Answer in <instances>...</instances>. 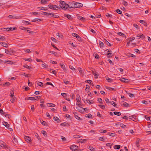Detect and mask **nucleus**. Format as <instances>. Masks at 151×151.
<instances>
[{
	"instance_id": "nucleus-18",
	"label": "nucleus",
	"mask_w": 151,
	"mask_h": 151,
	"mask_svg": "<svg viewBox=\"0 0 151 151\" xmlns=\"http://www.w3.org/2000/svg\"><path fill=\"white\" fill-rule=\"evenodd\" d=\"M0 44L2 46L4 47H8L7 44L5 42H1L0 43Z\"/></svg>"
},
{
	"instance_id": "nucleus-47",
	"label": "nucleus",
	"mask_w": 151,
	"mask_h": 151,
	"mask_svg": "<svg viewBox=\"0 0 151 151\" xmlns=\"http://www.w3.org/2000/svg\"><path fill=\"white\" fill-rule=\"evenodd\" d=\"M99 132L101 133H105L107 132L106 130H103V129H100L99 130Z\"/></svg>"
},
{
	"instance_id": "nucleus-64",
	"label": "nucleus",
	"mask_w": 151,
	"mask_h": 151,
	"mask_svg": "<svg viewBox=\"0 0 151 151\" xmlns=\"http://www.w3.org/2000/svg\"><path fill=\"white\" fill-rule=\"evenodd\" d=\"M28 28H25V27H21L20 28V29L23 30H26Z\"/></svg>"
},
{
	"instance_id": "nucleus-22",
	"label": "nucleus",
	"mask_w": 151,
	"mask_h": 151,
	"mask_svg": "<svg viewBox=\"0 0 151 151\" xmlns=\"http://www.w3.org/2000/svg\"><path fill=\"white\" fill-rule=\"evenodd\" d=\"M73 1L71 2H70L69 3V4H68L69 6L68 7L70 8H74V7H71V6H73L74 5V4L73 3Z\"/></svg>"
},
{
	"instance_id": "nucleus-16",
	"label": "nucleus",
	"mask_w": 151,
	"mask_h": 151,
	"mask_svg": "<svg viewBox=\"0 0 151 151\" xmlns=\"http://www.w3.org/2000/svg\"><path fill=\"white\" fill-rule=\"evenodd\" d=\"M37 9L40 10H43L45 11H46L47 10V9L46 8L44 7H38L37 8Z\"/></svg>"
},
{
	"instance_id": "nucleus-55",
	"label": "nucleus",
	"mask_w": 151,
	"mask_h": 151,
	"mask_svg": "<svg viewBox=\"0 0 151 151\" xmlns=\"http://www.w3.org/2000/svg\"><path fill=\"white\" fill-rule=\"evenodd\" d=\"M37 85L40 86L41 87H42L43 86V83L42 82H39L38 83H37Z\"/></svg>"
},
{
	"instance_id": "nucleus-34",
	"label": "nucleus",
	"mask_w": 151,
	"mask_h": 151,
	"mask_svg": "<svg viewBox=\"0 0 151 151\" xmlns=\"http://www.w3.org/2000/svg\"><path fill=\"white\" fill-rule=\"evenodd\" d=\"M23 59L26 61H28L29 62H31L32 61V59L29 58V59H27V58H23Z\"/></svg>"
},
{
	"instance_id": "nucleus-17",
	"label": "nucleus",
	"mask_w": 151,
	"mask_h": 151,
	"mask_svg": "<svg viewBox=\"0 0 151 151\" xmlns=\"http://www.w3.org/2000/svg\"><path fill=\"white\" fill-rule=\"evenodd\" d=\"M78 18L79 19L82 21H84L85 20V18L84 17H82L81 16H78Z\"/></svg>"
},
{
	"instance_id": "nucleus-33",
	"label": "nucleus",
	"mask_w": 151,
	"mask_h": 151,
	"mask_svg": "<svg viewBox=\"0 0 151 151\" xmlns=\"http://www.w3.org/2000/svg\"><path fill=\"white\" fill-rule=\"evenodd\" d=\"M105 42L106 45L109 46H111V44L106 39H105Z\"/></svg>"
},
{
	"instance_id": "nucleus-39",
	"label": "nucleus",
	"mask_w": 151,
	"mask_h": 151,
	"mask_svg": "<svg viewBox=\"0 0 151 151\" xmlns=\"http://www.w3.org/2000/svg\"><path fill=\"white\" fill-rule=\"evenodd\" d=\"M0 113H1V114H2V115H4H4H5V114H6V113H5V112H4L3 111V110L2 109H0Z\"/></svg>"
},
{
	"instance_id": "nucleus-12",
	"label": "nucleus",
	"mask_w": 151,
	"mask_h": 151,
	"mask_svg": "<svg viewBox=\"0 0 151 151\" xmlns=\"http://www.w3.org/2000/svg\"><path fill=\"white\" fill-rule=\"evenodd\" d=\"M121 104L123 106H124L125 107H128L129 106V105L125 102H122L121 103Z\"/></svg>"
},
{
	"instance_id": "nucleus-36",
	"label": "nucleus",
	"mask_w": 151,
	"mask_h": 151,
	"mask_svg": "<svg viewBox=\"0 0 151 151\" xmlns=\"http://www.w3.org/2000/svg\"><path fill=\"white\" fill-rule=\"evenodd\" d=\"M139 38H137V39H139L140 38H144V35L142 34H139Z\"/></svg>"
},
{
	"instance_id": "nucleus-28",
	"label": "nucleus",
	"mask_w": 151,
	"mask_h": 151,
	"mask_svg": "<svg viewBox=\"0 0 151 151\" xmlns=\"http://www.w3.org/2000/svg\"><path fill=\"white\" fill-rule=\"evenodd\" d=\"M117 34L119 35L120 36H122L124 37H125V38L126 37L125 36V34L122 32H118Z\"/></svg>"
},
{
	"instance_id": "nucleus-23",
	"label": "nucleus",
	"mask_w": 151,
	"mask_h": 151,
	"mask_svg": "<svg viewBox=\"0 0 151 151\" xmlns=\"http://www.w3.org/2000/svg\"><path fill=\"white\" fill-rule=\"evenodd\" d=\"M14 90H12L10 91V96L11 98L12 97H14Z\"/></svg>"
},
{
	"instance_id": "nucleus-9",
	"label": "nucleus",
	"mask_w": 151,
	"mask_h": 151,
	"mask_svg": "<svg viewBox=\"0 0 151 151\" xmlns=\"http://www.w3.org/2000/svg\"><path fill=\"white\" fill-rule=\"evenodd\" d=\"M78 148V146L76 145H72L70 147V149L72 151H75L76 150L77 148Z\"/></svg>"
},
{
	"instance_id": "nucleus-60",
	"label": "nucleus",
	"mask_w": 151,
	"mask_h": 151,
	"mask_svg": "<svg viewBox=\"0 0 151 151\" xmlns=\"http://www.w3.org/2000/svg\"><path fill=\"white\" fill-rule=\"evenodd\" d=\"M27 32H28L29 33H30V34H34L35 33L33 31H30V30H27Z\"/></svg>"
},
{
	"instance_id": "nucleus-50",
	"label": "nucleus",
	"mask_w": 151,
	"mask_h": 151,
	"mask_svg": "<svg viewBox=\"0 0 151 151\" xmlns=\"http://www.w3.org/2000/svg\"><path fill=\"white\" fill-rule=\"evenodd\" d=\"M41 132L42 133L44 136H46L47 132L45 131L44 130H42L41 131Z\"/></svg>"
},
{
	"instance_id": "nucleus-35",
	"label": "nucleus",
	"mask_w": 151,
	"mask_h": 151,
	"mask_svg": "<svg viewBox=\"0 0 151 151\" xmlns=\"http://www.w3.org/2000/svg\"><path fill=\"white\" fill-rule=\"evenodd\" d=\"M28 99L30 100H37V99H35L34 97H29Z\"/></svg>"
},
{
	"instance_id": "nucleus-19",
	"label": "nucleus",
	"mask_w": 151,
	"mask_h": 151,
	"mask_svg": "<svg viewBox=\"0 0 151 151\" xmlns=\"http://www.w3.org/2000/svg\"><path fill=\"white\" fill-rule=\"evenodd\" d=\"M73 114L74 115L75 117L78 120H80L81 118L78 116L77 115V113L76 112H73Z\"/></svg>"
},
{
	"instance_id": "nucleus-25",
	"label": "nucleus",
	"mask_w": 151,
	"mask_h": 151,
	"mask_svg": "<svg viewBox=\"0 0 151 151\" xmlns=\"http://www.w3.org/2000/svg\"><path fill=\"white\" fill-rule=\"evenodd\" d=\"M22 23L26 24H31V23L30 22L25 20H23L22 21Z\"/></svg>"
},
{
	"instance_id": "nucleus-54",
	"label": "nucleus",
	"mask_w": 151,
	"mask_h": 151,
	"mask_svg": "<svg viewBox=\"0 0 151 151\" xmlns=\"http://www.w3.org/2000/svg\"><path fill=\"white\" fill-rule=\"evenodd\" d=\"M73 137L74 138H78L80 137L81 136L78 135H73Z\"/></svg>"
},
{
	"instance_id": "nucleus-2",
	"label": "nucleus",
	"mask_w": 151,
	"mask_h": 151,
	"mask_svg": "<svg viewBox=\"0 0 151 151\" xmlns=\"http://www.w3.org/2000/svg\"><path fill=\"white\" fill-rule=\"evenodd\" d=\"M73 3L74 4V5L73 6H71V7H74V8L81 7L83 6V5L82 4L76 2L74 1H73Z\"/></svg>"
},
{
	"instance_id": "nucleus-24",
	"label": "nucleus",
	"mask_w": 151,
	"mask_h": 151,
	"mask_svg": "<svg viewBox=\"0 0 151 151\" xmlns=\"http://www.w3.org/2000/svg\"><path fill=\"white\" fill-rule=\"evenodd\" d=\"M113 55L111 53H108L107 54V56L108 58L112 57Z\"/></svg>"
},
{
	"instance_id": "nucleus-37",
	"label": "nucleus",
	"mask_w": 151,
	"mask_h": 151,
	"mask_svg": "<svg viewBox=\"0 0 151 151\" xmlns=\"http://www.w3.org/2000/svg\"><path fill=\"white\" fill-rule=\"evenodd\" d=\"M0 40L2 41H4L6 40V38L0 35Z\"/></svg>"
},
{
	"instance_id": "nucleus-29",
	"label": "nucleus",
	"mask_w": 151,
	"mask_h": 151,
	"mask_svg": "<svg viewBox=\"0 0 151 151\" xmlns=\"http://www.w3.org/2000/svg\"><path fill=\"white\" fill-rule=\"evenodd\" d=\"M105 88L106 89H108L109 90H111V91H114L115 90V89L114 88L106 86V87H105Z\"/></svg>"
},
{
	"instance_id": "nucleus-45",
	"label": "nucleus",
	"mask_w": 151,
	"mask_h": 151,
	"mask_svg": "<svg viewBox=\"0 0 151 151\" xmlns=\"http://www.w3.org/2000/svg\"><path fill=\"white\" fill-rule=\"evenodd\" d=\"M41 20L40 19H35L33 20H32V22H35L36 21L39 22L41 21Z\"/></svg>"
},
{
	"instance_id": "nucleus-8",
	"label": "nucleus",
	"mask_w": 151,
	"mask_h": 151,
	"mask_svg": "<svg viewBox=\"0 0 151 151\" xmlns=\"http://www.w3.org/2000/svg\"><path fill=\"white\" fill-rule=\"evenodd\" d=\"M1 145H0V149H1V147H4V148H8L7 146L6 145V144L4 143L3 141H1Z\"/></svg>"
},
{
	"instance_id": "nucleus-58",
	"label": "nucleus",
	"mask_w": 151,
	"mask_h": 151,
	"mask_svg": "<svg viewBox=\"0 0 151 151\" xmlns=\"http://www.w3.org/2000/svg\"><path fill=\"white\" fill-rule=\"evenodd\" d=\"M47 1V0H41V3L42 4H45Z\"/></svg>"
},
{
	"instance_id": "nucleus-32",
	"label": "nucleus",
	"mask_w": 151,
	"mask_h": 151,
	"mask_svg": "<svg viewBox=\"0 0 151 151\" xmlns=\"http://www.w3.org/2000/svg\"><path fill=\"white\" fill-rule=\"evenodd\" d=\"M5 52L7 54L11 55V52L8 50L5 49Z\"/></svg>"
},
{
	"instance_id": "nucleus-14",
	"label": "nucleus",
	"mask_w": 151,
	"mask_h": 151,
	"mask_svg": "<svg viewBox=\"0 0 151 151\" xmlns=\"http://www.w3.org/2000/svg\"><path fill=\"white\" fill-rule=\"evenodd\" d=\"M60 66L61 68L63 69L64 71L65 72H66V69L65 68V66L64 65L60 63Z\"/></svg>"
},
{
	"instance_id": "nucleus-52",
	"label": "nucleus",
	"mask_w": 151,
	"mask_h": 151,
	"mask_svg": "<svg viewBox=\"0 0 151 151\" xmlns=\"http://www.w3.org/2000/svg\"><path fill=\"white\" fill-rule=\"evenodd\" d=\"M92 81L90 80H87L86 81V82H87L90 84L91 85H92L93 84V83H91Z\"/></svg>"
},
{
	"instance_id": "nucleus-53",
	"label": "nucleus",
	"mask_w": 151,
	"mask_h": 151,
	"mask_svg": "<svg viewBox=\"0 0 151 151\" xmlns=\"http://www.w3.org/2000/svg\"><path fill=\"white\" fill-rule=\"evenodd\" d=\"M11 98L12 99H11L10 101L11 102L13 103L14 101L15 97V96H14V97H12Z\"/></svg>"
},
{
	"instance_id": "nucleus-43",
	"label": "nucleus",
	"mask_w": 151,
	"mask_h": 151,
	"mask_svg": "<svg viewBox=\"0 0 151 151\" xmlns=\"http://www.w3.org/2000/svg\"><path fill=\"white\" fill-rule=\"evenodd\" d=\"M89 149H90L91 151H95V149L93 147L91 146H89Z\"/></svg>"
},
{
	"instance_id": "nucleus-6",
	"label": "nucleus",
	"mask_w": 151,
	"mask_h": 151,
	"mask_svg": "<svg viewBox=\"0 0 151 151\" xmlns=\"http://www.w3.org/2000/svg\"><path fill=\"white\" fill-rule=\"evenodd\" d=\"M24 138L27 142L30 143L31 142V138L29 137L25 136L24 137Z\"/></svg>"
},
{
	"instance_id": "nucleus-27",
	"label": "nucleus",
	"mask_w": 151,
	"mask_h": 151,
	"mask_svg": "<svg viewBox=\"0 0 151 151\" xmlns=\"http://www.w3.org/2000/svg\"><path fill=\"white\" fill-rule=\"evenodd\" d=\"M114 148L115 149H119L120 148V145H116L114 146Z\"/></svg>"
},
{
	"instance_id": "nucleus-21",
	"label": "nucleus",
	"mask_w": 151,
	"mask_h": 151,
	"mask_svg": "<svg viewBox=\"0 0 151 151\" xmlns=\"http://www.w3.org/2000/svg\"><path fill=\"white\" fill-rule=\"evenodd\" d=\"M116 12L119 14H121L122 16H123L122 12L119 9H117L116 10Z\"/></svg>"
},
{
	"instance_id": "nucleus-41",
	"label": "nucleus",
	"mask_w": 151,
	"mask_h": 151,
	"mask_svg": "<svg viewBox=\"0 0 151 151\" xmlns=\"http://www.w3.org/2000/svg\"><path fill=\"white\" fill-rule=\"evenodd\" d=\"M145 118L147 120H149L151 122V120H150V119L149 117L148 116H145Z\"/></svg>"
},
{
	"instance_id": "nucleus-30",
	"label": "nucleus",
	"mask_w": 151,
	"mask_h": 151,
	"mask_svg": "<svg viewBox=\"0 0 151 151\" xmlns=\"http://www.w3.org/2000/svg\"><path fill=\"white\" fill-rule=\"evenodd\" d=\"M47 105L49 107H54L55 106V105L52 103H48L47 104Z\"/></svg>"
},
{
	"instance_id": "nucleus-48",
	"label": "nucleus",
	"mask_w": 151,
	"mask_h": 151,
	"mask_svg": "<svg viewBox=\"0 0 151 151\" xmlns=\"http://www.w3.org/2000/svg\"><path fill=\"white\" fill-rule=\"evenodd\" d=\"M13 142L15 144L16 143H17V139L15 138L14 137H13Z\"/></svg>"
},
{
	"instance_id": "nucleus-31",
	"label": "nucleus",
	"mask_w": 151,
	"mask_h": 151,
	"mask_svg": "<svg viewBox=\"0 0 151 151\" xmlns=\"http://www.w3.org/2000/svg\"><path fill=\"white\" fill-rule=\"evenodd\" d=\"M114 114L116 115L120 116L121 114V113L115 111L114 112Z\"/></svg>"
},
{
	"instance_id": "nucleus-44",
	"label": "nucleus",
	"mask_w": 151,
	"mask_h": 151,
	"mask_svg": "<svg viewBox=\"0 0 151 151\" xmlns=\"http://www.w3.org/2000/svg\"><path fill=\"white\" fill-rule=\"evenodd\" d=\"M108 134L110 136H112V137L115 135V133H114L109 132L108 133Z\"/></svg>"
},
{
	"instance_id": "nucleus-42",
	"label": "nucleus",
	"mask_w": 151,
	"mask_h": 151,
	"mask_svg": "<svg viewBox=\"0 0 151 151\" xmlns=\"http://www.w3.org/2000/svg\"><path fill=\"white\" fill-rule=\"evenodd\" d=\"M122 4L125 6H127L128 5V4L127 2L126 1H123L122 2Z\"/></svg>"
},
{
	"instance_id": "nucleus-1",
	"label": "nucleus",
	"mask_w": 151,
	"mask_h": 151,
	"mask_svg": "<svg viewBox=\"0 0 151 151\" xmlns=\"http://www.w3.org/2000/svg\"><path fill=\"white\" fill-rule=\"evenodd\" d=\"M60 6L62 9H66L68 7V4L65 3L64 1H60Z\"/></svg>"
},
{
	"instance_id": "nucleus-61",
	"label": "nucleus",
	"mask_w": 151,
	"mask_h": 151,
	"mask_svg": "<svg viewBox=\"0 0 151 151\" xmlns=\"http://www.w3.org/2000/svg\"><path fill=\"white\" fill-rule=\"evenodd\" d=\"M77 39L79 41H82V39L79 35L76 37Z\"/></svg>"
},
{
	"instance_id": "nucleus-20",
	"label": "nucleus",
	"mask_w": 151,
	"mask_h": 151,
	"mask_svg": "<svg viewBox=\"0 0 151 151\" xmlns=\"http://www.w3.org/2000/svg\"><path fill=\"white\" fill-rule=\"evenodd\" d=\"M53 119L54 120L57 121L58 122H60V120L57 117H54Z\"/></svg>"
},
{
	"instance_id": "nucleus-57",
	"label": "nucleus",
	"mask_w": 151,
	"mask_h": 151,
	"mask_svg": "<svg viewBox=\"0 0 151 151\" xmlns=\"http://www.w3.org/2000/svg\"><path fill=\"white\" fill-rule=\"evenodd\" d=\"M4 116L9 119L10 118L11 116L9 114H8L6 113L4 115Z\"/></svg>"
},
{
	"instance_id": "nucleus-40",
	"label": "nucleus",
	"mask_w": 151,
	"mask_h": 151,
	"mask_svg": "<svg viewBox=\"0 0 151 151\" xmlns=\"http://www.w3.org/2000/svg\"><path fill=\"white\" fill-rule=\"evenodd\" d=\"M24 67L29 70L31 69V68H32L31 66H29L27 65H24Z\"/></svg>"
},
{
	"instance_id": "nucleus-56",
	"label": "nucleus",
	"mask_w": 151,
	"mask_h": 151,
	"mask_svg": "<svg viewBox=\"0 0 151 151\" xmlns=\"http://www.w3.org/2000/svg\"><path fill=\"white\" fill-rule=\"evenodd\" d=\"M120 126L122 128H125L126 127V126L122 124H120Z\"/></svg>"
},
{
	"instance_id": "nucleus-13",
	"label": "nucleus",
	"mask_w": 151,
	"mask_h": 151,
	"mask_svg": "<svg viewBox=\"0 0 151 151\" xmlns=\"http://www.w3.org/2000/svg\"><path fill=\"white\" fill-rule=\"evenodd\" d=\"M121 81L123 82L127 83L129 81V80L128 79L122 78L120 79Z\"/></svg>"
},
{
	"instance_id": "nucleus-11",
	"label": "nucleus",
	"mask_w": 151,
	"mask_h": 151,
	"mask_svg": "<svg viewBox=\"0 0 151 151\" xmlns=\"http://www.w3.org/2000/svg\"><path fill=\"white\" fill-rule=\"evenodd\" d=\"M76 109L78 111L80 112H83V108L80 106H78L76 107Z\"/></svg>"
},
{
	"instance_id": "nucleus-4",
	"label": "nucleus",
	"mask_w": 151,
	"mask_h": 151,
	"mask_svg": "<svg viewBox=\"0 0 151 151\" xmlns=\"http://www.w3.org/2000/svg\"><path fill=\"white\" fill-rule=\"evenodd\" d=\"M8 17L10 19H19L21 18L20 17L15 16L14 15H9L8 16Z\"/></svg>"
},
{
	"instance_id": "nucleus-59",
	"label": "nucleus",
	"mask_w": 151,
	"mask_h": 151,
	"mask_svg": "<svg viewBox=\"0 0 151 151\" xmlns=\"http://www.w3.org/2000/svg\"><path fill=\"white\" fill-rule=\"evenodd\" d=\"M72 35L73 37H75L76 38L78 36V34L75 33H73L72 34Z\"/></svg>"
},
{
	"instance_id": "nucleus-7",
	"label": "nucleus",
	"mask_w": 151,
	"mask_h": 151,
	"mask_svg": "<svg viewBox=\"0 0 151 151\" xmlns=\"http://www.w3.org/2000/svg\"><path fill=\"white\" fill-rule=\"evenodd\" d=\"M48 7L50 9H52L53 10H56V8H59V7H58L55 5H52L51 4L49 5Z\"/></svg>"
},
{
	"instance_id": "nucleus-15",
	"label": "nucleus",
	"mask_w": 151,
	"mask_h": 151,
	"mask_svg": "<svg viewBox=\"0 0 151 151\" xmlns=\"http://www.w3.org/2000/svg\"><path fill=\"white\" fill-rule=\"evenodd\" d=\"M42 15H51V14H52V13H48V12H42Z\"/></svg>"
},
{
	"instance_id": "nucleus-49",
	"label": "nucleus",
	"mask_w": 151,
	"mask_h": 151,
	"mask_svg": "<svg viewBox=\"0 0 151 151\" xmlns=\"http://www.w3.org/2000/svg\"><path fill=\"white\" fill-rule=\"evenodd\" d=\"M96 73L97 72H95L94 71H93V74L96 77V78H98L99 76V75L96 74Z\"/></svg>"
},
{
	"instance_id": "nucleus-10",
	"label": "nucleus",
	"mask_w": 151,
	"mask_h": 151,
	"mask_svg": "<svg viewBox=\"0 0 151 151\" xmlns=\"http://www.w3.org/2000/svg\"><path fill=\"white\" fill-rule=\"evenodd\" d=\"M3 124L6 127L7 129L9 128L10 125L7 122H3Z\"/></svg>"
},
{
	"instance_id": "nucleus-5",
	"label": "nucleus",
	"mask_w": 151,
	"mask_h": 151,
	"mask_svg": "<svg viewBox=\"0 0 151 151\" xmlns=\"http://www.w3.org/2000/svg\"><path fill=\"white\" fill-rule=\"evenodd\" d=\"M3 30L6 31H9L13 30L15 29V27L4 28H3Z\"/></svg>"
},
{
	"instance_id": "nucleus-51",
	"label": "nucleus",
	"mask_w": 151,
	"mask_h": 151,
	"mask_svg": "<svg viewBox=\"0 0 151 151\" xmlns=\"http://www.w3.org/2000/svg\"><path fill=\"white\" fill-rule=\"evenodd\" d=\"M105 101L106 102V103H107V104L112 103V102H110V101H109V100L107 98H106L105 99Z\"/></svg>"
},
{
	"instance_id": "nucleus-63",
	"label": "nucleus",
	"mask_w": 151,
	"mask_h": 151,
	"mask_svg": "<svg viewBox=\"0 0 151 151\" xmlns=\"http://www.w3.org/2000/svg\"><path fill=\"white\" fill-rule=\"evenodd\" d=\"M67 124V123L66 122H64L62 123H61L60 124V125L63 126H66Z\"/></svg>"
},
{
	"instance_id": "nucleus-26",
	"label": "nucleus",
	"mask_w": 151,
	"mask_h": 151,
	"mask_svg": "<svg viewBox=\"0 0 151 151\" xmlns=\"http://www.w3.org/2000/svg\"><path fill=\"white\" fill-rule=\"evenodd\" d=\"M99 44L100 47H104V44L103 42L101 41L99 42Z\"/></svg>"
},
{
	"instance_id": "nucleus-38",
	"label": "nucleus",
	"mask_w": 151,
	"mask_h": 151,
	"mask_svg": "<svg viewBox=\"0 0 151 151\" xmlns=\"http://www.w3.org/2000/svg\"><path fill=\"white\" fill-rule=\"evenodd\" d=\"M35 137H36L39 140H40V139H41V138H40V137H39L38 134L37 133H35Z\"/></svg>"
},
{
	"instance_id": "nucleus-62",
	"label": "nucleus",
	"mask_w": 151,
	"mask_h": 151,
	"mask_svg": "<svg viewBox=\"0 0 151 151\" xmlns=\"http://www.w3.org/2000/svg\"><path fill=\"white\" fill-rule=\"evenodd\" d=\"M63 81L65 84H67L69 83V82L68 81H66L65 80H63Z\"/></svg>"
},
{
	"instance_id": "nucleus-3",
	"label": "nucleus",
	"mask_w": 151,
	"mask_h": 151,
	"mask_svg": "<svg viewBox=\"0 0 151 151\" xmlns=\"http://www.w3.org/2000/svg\"><path fill=\"white\" fill-rule=\"evenodd\" d=\"M76 99L77 101L76 105H79L81 104V97L79 94H78L77 95Z\"/></svg>"
},
{
	"instance_id": "nucleus-46",
	"label": "nucleus",
	"mask_w": 151,
	"mask_h": 151,
	"mask_svg": "<svg viewBox=\"0 0 151 151\" xmlns=\"http://www.w3.org/2000/svg\"><path fill=\"white\" fill-rule=\"evenodd\" d=\"M78 71H79V72L81 74H83V70L81 69L80 68H78Z\"/></svg>"
}]
</instances>
